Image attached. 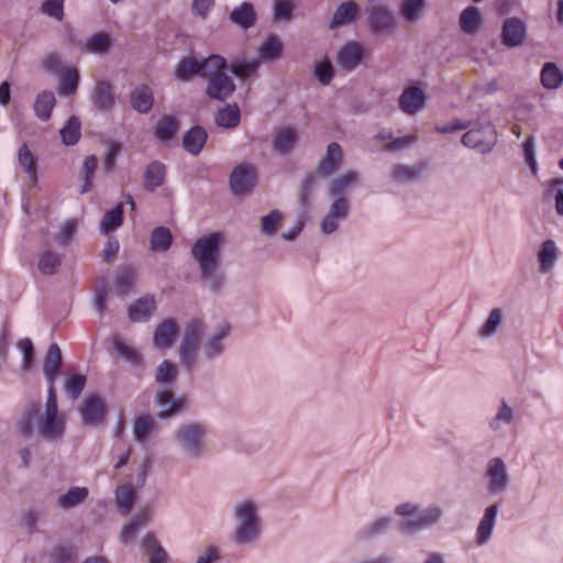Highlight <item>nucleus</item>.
Segmentation results:
<instances>
[{
    "mask_svg": "<svg viewBox=\"0 0 563 563\" xmlns=\"http://www.w3.org/2000/svg\"><path fill=\"white\" fill-rule=\"evenodd\" d=\"M65 424V418L58 412L56 390L48 388L44 410L40 404L27 405L16 427L24 438L31 437L35 430L43 440L55 442L63 438Z\"/></svg>",
    "mask_w": 563,
    "mask_h": 563,
    "instance_id": "obj_1",
    "label": "nucleus"
},
{
    "mask_svg": "<svg viewBox=\"0 0 563 563\" xmlns=\"http://www.w3.org/2000/svg\"><path fill=\"white\" fill-rule=\"evenodd\" d=\"M358 184V175L353 170L332 177L327 183V195L331 199L328 213L320 222V231L328 235L335 232L339 223L346 219L350 211L347 191Z\"/></svg>",
    "mask_w": 563,
    "mask_h": 563,
    "instance_id": "obj_2",
    "label": "nucleus"
},
{
    "mask_svg": "<svg viewBox=\"0 0 563 563\" xmlns=\"http://www.w3.org/2000/svg\"><path fill=\"white\" fill-rule=\"evenodd\" d=\"M221 235L218 232L199 238L191 247V256L198 263L200 277L210 290L219 291L224 285L221 264Z\"/></svg>",
    "mask_w": 563,
    "mask_h": 563,
    "instance_id": "obj_3",
    "label": "nucleus"
},
{
    "mask_svg": "<svg viewBox=\"0 0 563 563\" xmlns=\"http://www.w3.org/2000/svg\"><path fill=\"white\" fill-rule=\"evenodd\" d=\"M208 428L198 421L179 424L173 433L176 449L190 461L201 460L208 452Z\"/></svg>",
    "mask_w": 563,
    "mask_h": 563,
    "instance_id": "obj_4",
    "label": "nucleus"
},
{
    "mask_svg": "<svg viewBox=\"0 0 563 563\" xmlns=\"http://www.w3.org/2000/svg\"><path fill=\"white\" fill-rule=\"evenodd\" d=\"M234 518L236 527L233 531L232 540L241 545L252 542L260 531L256 504L250 499L236 503L234 506Z\"/></svg>",
    "mask_w": 563,
    "mask_h": 563,
    "instance_id": "obj_5",
    "label": "nucleus"
},
{
    "mask_svg": "<svg viewBox=\"0 0 563 563\" xmlns=\"http://www.w3.org/2000/svg\"><path fill=\"white\" fill-rule=\"evenodd\" d=\"M396 514L405 518L400 527L404 532L417 533L439 522L443 511L439 506H431L419 511L416 505L406 503L396 508Z\"/></svg>",
    "mask_w": 563,
    "mask_h": 563,
    "instance_id": "obj_6",
    "label": "nucleus"
},
{
    "mask_svg": "<svg viewBox=\"0 0 563 563\" xmlns=\"http://www.w3.org/2000/svg\"><path fill=\"white\" fill-rule=\"evenodd\" d=\"M223 63L224 57L220 55H210L201 59L186 57L175 66L174 74L177 79L183 81L189 80L195 75L207 78L209 69H216L222 66Z\"/></svg>",
    "mask_w": 563,
    "mask_h": 563,
    "instance_id": "obj_7",
    "label": "nucleus"
},
{
    "mask_svg": "<svg viewBox=\"0 0 563 563\" xmlns=\"http://www.w3.org/2000/svg\"><path fill=\"white\" fill-rule=\"evenodd\" d=\"M205 331L206 324L199 319H191L186 327L179 347V358L187 369H191L196 362L198 344Z\"/></svg>",
    "mask_w": 563,
    "mask_h": 563,
    "instance_id": "obj_8",
    "label": "nucleus"
},
{
    "mask_svg": "<svg viewBox=\"0 0 563 563\" xmlns=\"http://www.w3.org/2000/svg\"><path fill=\"white\" fill-rule=\"evenodd\" d=\"M228 69V63L224 58V63L222 66L216 69L208 70V85L206 89V95L219 101H224L228 99L235 90V84L231 76H229L225 70Z\"/></svg>",
    "mask_w": 563,
    "mask_h": 563,
    "instance_id": "obj_9",
    "label": "nucleus"
},
{
    "mask_svg": "<svg viewBox=\"0 0 563 563\" xmlns=\"http://www.w3.org/2000/svg\"><path fill=\"white\" fill-rule=\"evenodd\" d=\"M256 184V172L252 164L242 163L233 168L230 174V190L235 197L249 195Z\"/></svg>",
    "mask_w": 563,
    "mask_h": 563,
    "instance_id": "obj_10",
    "label": "nucleus"
},
{
    "mask_svg": "<svg viewBox=\"0 0 563 563\" xmlns=\"http://www.w3.org/2000/svg\"><path fill=\"white\" fill-rule=\"evenodd\" d=\"M367 25L373 33L389 34L396 26L393 12L382 4H372L367 8Z\"/></svg>",
    "mask_w": 563,
    "mask_h": 563,
    "instance_id": "obj_11",
    "label": "nucleus"
},
{
    "mask_svg": "<svg viewBox=\"0 0 563 563\" xmlns=\"http://www.w3.org/2000/svg\"><path fill=\"white\" fill-rule=\"evenodd\" d=\"M231 328L224 323L218 327L214 333L209 334L200 345V353L203 360L213 361L224 352V341L230 335Z\"/></svg>",
    "mask_w": 563,
    "mask_h": 563,
    "instance_id": "obj_12",
    "label": "nucleus"
},
{
    "mask_svg": "<svg viewBox=\"0 0 563 563\" xmlns=\"http://www.w3.org/2000/svg\"><path fill=\"white\" fill-rule=\"evenodd\" d=\"M154 402L158 407L157 417L169 419L178 415L186 407L184 397H175L169 389H161L155 394Z\"/></svg>",
    "mask_w": 563,
    "mask_h": 563,
    "instance_id": "obj_13",
    "label": "nucleus"
},
{
    "mask_svg": "<svg viewBox=\"0 0 563 563\" xmlns=\"http://www.w3.org/2000/svg\"><path fill=\"white\" fill-rule=\"evenodd\" d=\"M528 31L527 24L519 18H508L501 27V41L507 47H519L525 44Z\"/></svg>",
    "mask_w": 563,
    "mask_h": 563,
    "instance_id": "obj_14",
    "label": "nucleus"
},
{
    "mask_svg": "<svg viewBox=\"0 0 563 563\" xmlns=\"http://www.w3.org/2000/svg\"><path fill=\"white\" fill-rule=\"evenodd\" d=\"M363 56L362 45L355 41H349L339 48L335 62L342 70L352 71L362 63Z\"/></svg>",
    "mask_w": 563,
    "mask_h": 563,
    "instance_id": "obj_15",
    "label": "nucleus"
},
{
    "mask_svg": "<svg viewBox=\"0 0 563 563\" xmlns=\"http://www.w3.org/2000/svg\"><path fill=\"white\" fill-rule=\"evenodd\" d=\"M427 95L417 86H409L399 97V108L409 115H415L426 108Z\"/></svg>",
    "mask_w": 563,
    "mask_h": 563,
    "instance_id": "obj_16",
    "label": "nucleus"
},
{
    "mask_svg": "<svg viewBox=\"0 0 563 563\" xmlns=\"http://www.w3.org/2000/svg\"><path fill=\"white\" fill-rule=\"evenodd\" d=\"M229 21L241 30H250L257 22V13L253 3L244 1L234 7L229 14Z\"/></svg>",
    "mask_w": 563,
    "mask_h": 563,
    "instance_id": "obj_17",
    "label": "nucleus"
},
{
    "mask_svg": "<svg viewBox=\"0 0 563 563\" xmlns=\"http://www.w3.org/2000/svg\"><path fill=\"white\" fill-rule=\"evenodd\" d=\"M47 510L43 506L32 505L22 509L19 519V527L27 534H33L38 531V525L45 521Z\"/></svg>",
    "mask_w": 563,
    "mask_h": 563,
    "instance_id": "obj_18",
    "label": "nucleus"
},
{
    "mask_svg": "<svg viewBox=\"0 0 563 563\" xmlns=\"http://www.w3.org/2000/svg\"><path fill=\"white\" fill-rule=\"evenodd\" d=\"M106 415V405L101 397L97 395L88 396L80 409L81 420L86 424L95 426L99 423Z\"/></svg>",
    "mask_w": 563,
    "mask_h": 563,
    "instance_id": "obj_19",
    "label": "nucleus"
},
{
    "mask_svg": "<svg viewBox=\"0 0 563 563\" xmlns=\"http://www.w3.org/2000/svg\"><path fill=\"white\" fill-rule=\"evenodd\" d=\"M62 365V352L57 344H51L43 360V373L48 388L55 389V380Z\"/></svg>",
    "mask_w": 563,
    "mask_h": 563,
    "instance_id": "obj_20",
    "label": "nucleus"
},
{
    "mask_svg": "<svg viewBox=\"0 0 563 563\" xmlns=\"http://www.w3.org/2000/svg\"><path fill=\"white\" fill-rule=\"evenodd\" d=\"M343 153L338 143H330L327 148L325 155L320 159L317 166V174L321 177H327L338 169L342 163Z\"/></svg>",
    "mask_w": 563,
    "mask_h": 563,
    "instance_id": "obj_21",
    "label": "nucleus"
},
{
    "mask_svg": "<svg viewBox=\"0 0 563 563\" xmlns=\"http://www.w3.org/2000/svg\"><path fill=\"white\" fill-rule=\"evenodd\" d=\"M484 24V18L477 7L465 8L459 19L460 30L466 35L477 34Z\"/></svg>",
    "mask_w": 563,
    "mask_h": 563,
    "instance_id": "obj_22",
    "label": "nucleus"
},
{
    "mask_svg": "<svg viewBox=\"0 0 563 563\" xmlns=\"http://www.w3.org/2000/svg\"><path fill=\"white\" fill-rule=\"evenodd\" d=\"M360 8L356 2L349 0L342 2L334 11L329 23V29L334 30L354 22L358 15Z\"/></svg>",
    "mask_w": 563,
    "mask_h": 563,
    "instance_id": "obj_23",
    "label": "nucleus"
},
{
    "mask_svg": "<svg viewBox=\"0 0 563 563\" xmlns=\"http://www.w3.org/2000/svg\"><path fill=\"white\" fill-rule=\"evenodd\" d=\"M92 102L100 111H109L114 107L115 98L111 84L104 80L96 82L92 92Z\"/></svg>",
    "mask_w": 563,
    "mask_h": 563,
    "instance_id": "obj_24",
    "label": "nucleus"
},
{
    "mask_svg": "<svg viewBox=\"0 0 563 563\" xmlns=\"http://www.w3.org/2000/svg\"><path fill=\"white\" fill-rule=\"evenodd\" d=\"M177 334V324L175 321L167 319L159 323L153 334V343L157 349L169 347Z\"/></svg>",
    "mask_w": 563,
    "mask_h": 563,
    "instance_id": "obj_25",
    "label": "nucleus"
},
{
    "mask_svg": "<svg viewBox=\"0 0 563 563\" xmlns=\"http://www.w3.org/2000/svg\"><path fill=\"white\" fill-rule=\"evenodd\" d=\"M165 177L166 166L163 163L158 161L150 163L144 172V188L150 192L155 191L164 184Z\"/></svg>",
    "mask_w": 563,
    "mask_h": 563,
    "instance_id": "obj_26",
    "label": "nucleus"
},
{
    "mask_svg": "<svg viewBox=\"0 0 563 563\" xmlns=\"http://www.w3.org/2000/svg\"><path fill=\"white\" fill-rule=\"evenodd\" d=\"M155 310V299L153 296H145L135 300L129 307V318L133 322L146 321Z\"/></svg>",
    "mask_w": 563,
    "mask_h": 563,
    "instance_id": "obj_27",
    "label": "nucleus"
},
{
    "mask_svg": "<svg viewBox=\"0 0 563 563\" xmlns=\"http://www.w3.org/2000/svg\"><path fill=\"white\" fill-rule=\"evenodd\" d=\"M142 549L147 556V563H167L168 555L158 540L151 533L142 539Z\"/></svg>",
    "mask_w": 563,
    "mask_h": 563,
    "instance_id": "obj_28",
    "label": "nucleus"
},
{
    "mask_svg": "<svg viewBox=\"0 0 563 563\" xmlns=\"http://www.w3.org/2000/svg\"><path fill=\"white\" fill-rule=\"evenodd\" d=\"M208 139L207 131L200 126H192L183 139V146L191 155H198Z\"/></svg>",
    "mask_w": 563,
    "mask_h": 563,
    "instance_id": "obj_29",
    "label": "nucleus"
},
{
    "mask_svg": "<svg viewBox=\"0 0 563 563\" xmlns=\"http://www.w3.org/2000/svg\"><path fill=\"white\" fill-rule=\"evenodd\" d=\"M298 140L297 131L290 126H282L275 134L273 147L282 155L288 154Z\"/></svg>",
    "mask_w": 563,
    "mask_h": 563,
    "instance_id": "obj_30",
    "label": "nucleus"
},
{
    "mask_svg": "<svg viewBox=\"0 0 563 563\" xmlns=\"http://www.w3.org/2000/svg\"><path fill=\"white\" fill-rule=\"evenodd\" d=\"M153 92L146 85L136 87L131 92V104L140 113H147L153 107Z\"/></svg>",
    "mask_w": 563,
    "mask_h": 563,
    "instance_id": "obj_31",
    "label": "nucleus"
},
{
    "mask_svg": "<svg viewBox=\"0 0 563 563\" xmlns=\"http://www.w3.org/2000/svg\"><path fill=\"white\" fill-rule=\"evenodd\" d=\"M173 243V234L166 227L159 225L153 229L150 235V249L155 253H165Z\"/></svg>",
    "mask_w": 563,
    "mask_h": 563,
    "instance_id": "obj_32",
    "label": "nucleus"
},
{
    "mask_svg": "<svg viewBox=\"0 0 563 563\" xmlns=\"http://www.w3.org/2000/svg\"><path fill=\"white\" fill-rule=\"evenodd\" d=\"M241 120L240 108L236 103L227 104L219 109L214 114V122L218 126L224 129L235 128Z\"/></svg>",
    "mask_w": 563,
    "mask_h": 563,
    "instance_id": "obj_33",
    "label": "nucleus"
},
{
    "mask_svg": "<svg viewBox=\"0 0 563 563\" xmlns=\"http://www.w3.org/2000/svg\"><path fill=\"white\" fill-rule=\"evenodd\" d=\"M155 419L151 415L135 417L132 426L133 437L136 442L144 443L155 429Z\"/></svg>",
    "mask_w": 563,
    "mask_h": 563,
    "instance_id": "obj_34",
    "label": "nucleus"
},
{
    "mask_svg": "<svg viewBox=\"0 0 563 563\" xmlns=\"http://www.w3.org/2000/svg\"><path fill=\"white\" fill-rule=\"evenodd\" d=\"M540 80L545 89H559L563 84V73L555 63L550 62L542 67Z\"/></svg>",
    "mask_w": 563,
    "mask_h": 563,
    "instance_id": "obj_35",
    "label": "nucleus"
},
{
    "mask_svg": "<svg viewBox=\"0 0 563 563\" xmlns=\"http://www.w3.org/2000/svg\"><path fill=\"white\" fill-rule=\"evenodd\" d=\"M559 250L552 240H548L542 244V247L538 254L539 257V271L541 273H549L553 269L558 260Z\"/></svg>",
    "mask_w": 563,
    "mask_h": 563,
    "instance_id": "obj_36",
    "label": "nucleus"
},
{
    "mask_svg": "<svg viewBox=\"0 0 563 563\" xmlns=\"http://www.w3.org/2000/svg\"><path fill=\"white\" fill-rule=\"evenodd\" d=\"M59 81L57 91L60 96H71L77 91L79 84V71L74 67H66L65 70L59 74Z\"/></svg>",
    "mask_w": 563,
    "mask_h": 563,
    "instance_id": "obj_37",
    "label": "nucleus"
},
{
    "mask_svg": "<svg viewBox=\"0 0 563 563\" xmlns=\"http://www.w3.org/2000/svg\"><path fill=\"white\" fill-rule=\"evenodd\" d=\"M135 280V273L131 267H119L113 279L117 294L125 296L131 292Z\"/></svg>",
    "mask_w": 563,
    "mask_h": 563,
    "instance_id": "obj_38",
    "label": "nucleus"
},
{
    "mask_svg": "<svg viewBox=\"0 0 563 563\" xmlns=\"http://www.w3.org/2000/svg\"><path fill=\"white\" fill-rule=\"evenodd\" d=\"M56 98L52 91H42L37 95L34 102V111L41 121H47L51 118Z\"/></svg>",
    "mask_w": 563,
    "mask_h": 563,
    "instance_id": "obj_39",
    "label": "nucleus"
},
{
    "mask_svg": "<svg viewBox=\"0 0 563 563\" xmlns=\"http://www.w3.org/2000/svg\"><path fill=\"white\" fill-rule=\"evenodd\" d=\"M88 497V489L85 487H71L66 494H63L57 499V505L62 509H70L84 503Z\"/></svg>",
    "mask_w": 563,
    "mask_h": 563,
    "instance_id": "obj_40",
    "label": "nucleus"
},
{
    "mask_svg": "<svg viewBox=\"0 0 563 563\" xmlns=\"http://www.w3.org/2000/svg\"><path fill=\"white\" fill-rule=\"evenodd\" d=\"M260 67V60L252 58H236L228 67L239 78H246L254 75Z\"/></svg>",
    "mask_w": 563,
    "mask_h": 563,
    "instance_id": "obj_41",
    "label": "nucleus"
},
{
    "mask_svg": "<svg viewBox=\"0 0 563 563\" xmlns=\"http://www.w3.org/2000/svg\"><path fill=\"white\" fill-rule=\"evenodd\" d=\"M150 521V517L147 514H137L133 516L130 521L122 527L121 533H120V541L122 543H128L130 540H132L136 533L137 530Z\"/></svg>",
    "mask_w": 563,
    "mask_h": 563,
    "instance_id": "obj_42",
    "label": "nucleus"
},
{
    "mask_svg": "<svg viewBox=\"0 0 563 563\" xmlns=\"http://www.w3.org/2000/svg\"><path fill=\"white\" fill-rule=\"evenodd\" d=\"M177 130V120L170 115H163L155 125V135L159 141L166 142L174 137Z\"/></svg>",
    "mask_w": 563,
    "mask_h": 563,
    "instance_id": "obj_43",
    "label": "nucleus"
},
{
    "mask_svg": "<svg viewBox=\"0 0 563 563\" xmlns=\"http://www.w3.org/2000/svg\"><path fill=\"white\" fill-rule=\"evenodd\" d=\"M123 222V206L122 203L117 205L113 209L106 212L101 222L100 231L104 234L118 229Z\"/></svg>",
    "mask_w": 563,
    "mask_h": 563,
    "instance_id": "obj_44",
    "label": "nucleus"
},
{
    "mask_svg": "<svg viewBox=\"0 0 563 563\" xmlns=\"http://www.w3.org/2000/svg\"><path fill=\"white\" fill-rule=\"evenodd\" d=\"M177 379V368L169 361H163L155 372V382L166 388L172 387Z\"/></svg>",
    "mask_w": 563,
    "mask_h": 563,
    "instance_id": "obj_45",
    "label": "nucleus"
},
{
    "mask_svg": "<svg viewBox=\"0 0 563 563\" xmlns=\"http://www.w3.org/2000/svg\"><path fill=\"white\" fill-rule=\"evenodd\" d=\"M283 45L278 36H268L258 47V55L263 60H274L279 57Z\"/></svg>",
    "mask_w": 563,
    "mask_h": 563,
    "instance_id": "obj_46",
    "label": "nucleus"
},
{
    "mask_svg": "<svg viewBox=\"0 0 563 563\" xmlns=\"http://www.w3.org/2000/svg\"><path fill=\"white\" fill-rule=\"evenodd\" d=\"M63 144L66 146L74 145L80 137V121L77 117L73 115L68 119L67 123L59 131Z\"/></svg>",
    "mask_w": 563,
    "mask_h": 563,
    "instance_id": "obj_47",
    "label": "nucleus"
},
{
    "mask_svg": "<svg viewBox=\"0 0 563 563\" xmlns=\"http://www.w3.org/2000/svg\"><path fill=\"white\" fill-rule=\"evenodd\" d=\"M515 410L512 407H510L506 400L500 401V407L495 416V432L500 429L501 424H505L508 429L507 431H511L514 433L515 431Z\"/></svg>",
    "mask_w": 563,
    "mask_h": 563,
    "instance_id": "obj_48",
    "label": "nucleus"
},
{
    "mask_svg": "<svg viewBox=\"0 0 563 563\" xmlns=\"http://www.w3.org/2000/svg\"><path fill=\"white\" fill-rule=\"evenodd\" d=\"M462 143L464 146L477 150L482 154L489 153L492 146L489 143L484 142L482 131L470 130L462 136Z\"/></svg>",
    "mask_w": 563,
    "mask_h": 563,
    "instance_id": "obj_49",
    "label": "nucleus"
},
{
    "mask_svg": "<svg viewBox=\"0 0 563 563\" xmlns=\"http://www.w3.org/2000/svg\"><path fill=\"white\" fill-rule=\"evenodd\" d=\"M60 264V255L48 250L40 256L37 267L44 275H54L58 271Z\"/></svg>",
    "mask_w": 563,
    "mask_h": 563,
    "instance_id": "obj_50",
    "label": "nucleus"
},
{
    "mask_svg": "<svg viewBox=\"0 0 563 563\" xmlns=\"http://www.w3.org/2000/svg\"><path fill=\"white\" fill-rule=\"evenodd\" d=\"M422 172L423 167L399 164L394 166L393 176L401 183H412L421 176Z\"/></svg>",
    "mask_w": 563,
    "mask_h": 563,
    "instance_id": "obj_51",
    "label": "nucleus"
},
{
    "mask_svg": "<svg viewBox=\"0 0 563 563\" xmlns=\"http://www.w3.org/2000/svg\"><path fill=\"white\" fill-rule=\"evenodd\" d=\"M135 493L131 485H123L115 490V504L120 511L128 514L134 504Z\"/></svg>",
    "mask_w": 563,
    "mask_h": 563,
    "instance_id": "obj_52",
    "label": "nucleus"
},
{
    "mask_svg": "<svg viewBox=\"0 0 563 563\" xmlns=\"http://www.w3.org/2000/svg\"><path fill=\"white\" fill-rule=\"evenodd\" d=\"M510 485V475L505 462L495 457V495L504 493Z\"/></svg>",
    "mask_w": 563,
    "mask_h": 563,
    "instance_id": "obj_53",
    "label": "nucleus"
},
{
    "mask_svg": "<svg viewBox=\"0 0 563 563\" xmlns=\"http://www.w3.org/2000/svg\"><path fill=\"white\" fill-rule=\"evenodd\" d=\"M493 531V505L488 506L477 529L476 543L482 545L489 541Z\"/></svg>",
    "mask_w": 563,
    "mask_h": 563,
    "instance_id": "obj_54",
    "label": "nucleus"
},
{
    "mask_svg": "<svg viewBox=\"0 0 563 563\" xmlns=\"http://www.w3.org/2000/svg\"><path fill=\"white\" fill-rule=\"evenodd\" d=\"M313 74L318 81L323 86H327L332 81L334 69L328 56H325L322 60L316 64Z\"/></svg>",
    "mask_w": 563,
    "mask_h": 563,
    "instance_id": "obj_55",
    "label": "nucleus"
},
{
    "mask_svg": "<svg viewBox=\"0 0 563 563\" xmlns=\"http://www.w3.org/2000/svg\"><path fill=\"white\" fill-rule=\"evenodd\" d=\"M110 46V37L106 33H97L86 41L85 48L89 53L104 54Z\"/></svg>",
    "mask_w": 563,
    "mask_h": 563,
    "instance_id": "obj_56",
    "label": "nucleus"
},
{
    "mask_svg": "<svg viewBox=\"0 0 563 563\" xmlns=\"http://www.w3.org/2000/svg\"><path fill=\"white\" fill-rule=\"evenodd\" d=\"M423 0H404L401 5V13L404 18L415 23L420 20L422 15Z\"/></svg>",
    "mask_w": 563,
    "mask_h": 563,
    "instance_id": "obj_57",
    "label": "nucleus"
},
{
    "mask_svg": "<svg viewBox=\"0 0 563 563\" xmlns=\"http://www.w3.org/2000/svg\"><path fill=\"white\" fill-rule=\"evenodd\" d=\"M283 213L279 210H272L261 219V231L266 235H273L279 228Z\"/></svg>",
    "mask_w": 563,
    "mask_h": 563,
    "instance_id": "obj_58",
    "label": "nucleus"
},
{
    "mask_svg": "<svg viewBox=\"0 0 563 563\" xmlns=\"http://www.w3.org/2000/svg\"><path fill=\"white\" fill-rule=\"evenodd\" d=\"M418 137L415 135H405L400 137H396L391 140L388 144L385 145L384 150L390 153L401 152L404 150L410 148L413 144H416Z\"/></svg>",
    "mask_w": 563,
    "mask_h": 563,
    "instance_id": "obj_59",
    "label": "nucleus"
},
{
    "mask_svg": "<svg viewBox=\"0 0 563 563\" xmlns=\"http://www.w3.org/2000/svg\"><path fill=\"white\" fill-rule=\"evenodd\" d=\"M42 12L57 21L64 18V0H46L42 4Z\"/></svg>",
    "mask_w": 563,
    "mask_h": 563,
    "instance_id": "obj_60",
    "label": "nucleus"
},
{
    "mask_svg": "<svg viewBox=\"0 0 563 563\" xmlns=\"http://www.w3.org/2000/svg\"><path fill=\"white\" fill-rule=\"evenodd\" d=\"M86 384V377L79 374L73 375L65 383L66 393L73 398L76 399L81 394Z\"/></svg>",
    "mask_w": 563,
    "mask_h": 563,
    "instance_id": "obj_61",
    "label": "nucleus"
},
{
    "mask_svg": "<svg viewBox=\"0 0 563 563\" xmlns=\"http://www.w3.org/2000/svg\"><path fill=\"white\" fill-rule=\"evenodd\" d=\"M525 161L529 165L533 175L538 173V163L536 158V141L533 136L526 140L523 144Z\"/></svg>",
    "mask_w": 563,
    "mask_h": 563,
    "instance_id": "obj_62",
    "label": "nucleus"
},
{
    "mask_svg": "<svg viewBox=\"0 0 563 563\" xmlns=\"http://www.w3.org/2000/svg\"><path fill=\"white\" fill-rule=\"evenodd\" d=\"M115 351L125 360L132 363H137L140 355L139 352L131 345L126 344L120 339L113 340Z\"/></svg>",
    "mask_w": 563,
    "mask_h": 563,
    "instance_id": "obj_63",
    "label": "nucleus"
},
{
    "mask_svg": "<svg viewBox=\"0 0 563 563\" xmlns=\"http://www.w3.org/2000/svg\"><path fill=\"white\" fill-rule=\"evenodd\" d=\"M18 162L25 170L36 168V156L30 151L26 144H22L18 152Z\"/></svg>",
    "mask_w": 563,
    "mask_h": 563,
    "instance_id": "obj_64",
    "label": "nucleus"
}]
</instances>
